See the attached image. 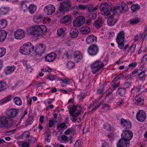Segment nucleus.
<instances>
[{
    "label": "nucleus",
    "mask_w": 147,
    "mask_h": 147,
    "mask_svg": "<svg viewBox=\"0 0 147 147\" xmlns=\"http://www.w3.org/2000/svg\"><path fill=\"white\" fill-rule=\"evenodd\" d=\"M106 98L107 99V102L108 103H111V101L113 100V94L106 95Z\"/></svg>",
    "instance_id": "obj_49"
},
{
    "label": "nucleus",
    "mask_w": 147,
    "mask_h": 147,
    "mask_svg": "<svg viewBox=\"0 0 147 147\" xmlns=\"http://www.w3.org/2000/svg\"><path fill=\"white\" fill-rule=\"evenodd\" d=\"M136 47L135 44H133L130 47L128 53H129L130 56H132L135 53Z\"/></svg>",
    "instance_id": "obj_32"
},
{
    "label": "nucleus",
    "mask_w": 147,
    "mask_h": 147,
    "mask_svg": "<svg viewBox=\"0 0 147 147\" xmlns=\"http://www.w3.org/2000/svg\"><path fill=\"white\" fill-rule=\"evenodd\" d=\"M118 45V47L120 49H122L124 47V41H117Z\"/></svg>",
    "instance_id": "obj_54"
},
{
    "label": "nucleus",
    "mask_w": 147,
    "mask_h": 147,
    "mask_svg": "<svg viewBox=\"0 0 147 147\" xmlns=\"http://www.w3.org/2000/svg\"><path fill=\"white\" fill-rule=\"evenodd\" d=\"M137 65V63L136 62L131 63H130L127 66H126L125 70L127 71L130 68L133 69L136 67Z\"/></svg>",
    "instance_id": "obj_33"
},
{
    "label": "nucleus",
    "mask_w": 147,
    "mask_h": 147,
    "mask_svg": "<svg viewBox=\"0 0 147 147\" xmlns=\"http://www.w3.org/2000/svg\"><path fill=\"white\" fill-rule=\"evenodd\" d=\"M36 7L33 4L30 5L28 7V9L29 10V12L31 14L34 13L35 11H36Z\"/></svg>",
    "instance_id": "obj_35"
},
{
    "label": "nucleus",
    "mask_w": 147,
    "mask_h": 147,
    "mask_svg": "<svg viewBox=\"0 0 147 147\" xmlns=\"http://www.w3.org/2000/svg\"><path fill=\"white\" fill-rule=\"evenodd\" d=\"M140 6L137 3L133 4L131 6V10L133 11H136L140 9Z\"/></svg>",
    "instance_id": "obj_42"
},
{
    "label": "nucleus",
    "mask_w": 147,
    "mask_h": 147,
    "mask_svg": "<svg viewBox=\"0 0 147 147\" xmlns=\"http://www.w3.org/2000/svg\"><path fill=\"white\" fill-rule=\"evenodd\" d=\"M104 128L107 130H111L112 127L108 123H105L104 124Z\"/></svg>",
    "instance_id": "obj_55"
},
{
    "label": "nucleus",
    "mask_w": 147,
    "mask_h": 147,
    "mask_svg": "<svg viewBox=\"0 0 147 147\" xmlns=\"http://www.w3.org/2000/svg\"><path fill=\"white\" fill-rule=\"evenodd\" d=\"M15 69V67L14 66H9L7 68V69L5 71V74L9 75L12 73Z\"/></svg>",
    "instance_id": "obj_41"
},
{
    "label": "nucleus",
    "mask_w": 147,
    "mask_h": 147,
    "mask_svg": "<svg viewBox=\"0 0 147 147\" xmlns=\"http://www.w3.org/2000/svg\"><path fill=\"white\" fill-rule=\"evenodd\" d=\"M16 131V129H14L12 130H10L8 131L7 132L6 134V135L7 136H9L13 134H14Z\"/></svg>",
    "instance_id": "obj_64"
},
{
    "label": "nucleus",
    "mask_w": 147,
    "mask_h": 147,
    "mask_svg": "<svg viewBox=\"0 0 147 147\" xmlns=\"http://www.w3.org/2000/svg\"><path fill=\"white\" fill-rule=\"evenodd\" d=\"M46 31V26L43 25L37 26L33 28L30 34L36 37L45 35Z\"/></svg>",
    "instance_id": "obj_1"
},
{
    "label": "nucleus",
    "mask_w": 147,
    "mask_h": 147,
    "mask_svg": "<svg viewBox=\"0 0 147 147\" xmlns=\"http://www.w3.org/2000/svg\"><path fill=\"white\" fill-rule=\"evenodd\" d=\"M46 134V137L45 139L48 142H50V138H51V134L49 130H47L45 132Z\"/></svg>",
    "instance_id": "obj_34"
},
{
    "label": "nucleus",
    "mask_w": 147,
    "mask_h": 147,
    "mask_svg": "<svg viewBox=\"0 0 147 147\" xmlns=\"http://www.w3.org/2000/svg\"><path fill=\"white\" fill-rule=\"evenodd\" d=\"M125 34V33L123 30L119 32L116 38V41H124Z\"/></svg>",
    "instance_id": "obj_24"
},
{
    "label": "nucleus",
    "mask_w": 147,
    "mask_h": 147,
    "mask_svg": "<svg viewBox=\"0 0 147 147\" xmlns=\"http://www.w3.org/2000/svg\"><path fill=\"white\" fill-rule=\"evenodd\" d=\"M103 19L101 18H98L95 21L94 23V26L96 28L101 27L103 24Z\"/></svg>",
    "instance_id": "obj_22"
},
{
    "label": "nucleus",
    "mask_w": 147,
    "mask_h": 147,
    "mask_svg": "<svg viewBox=\"0 0 147 147\" xmlns=\"http://www.w3.org/2000/svg\"><path fill=\"white\" fill-rule=\"evenodd\" d=\"M22 136L23 138L26 139L30 137V133L28 131H25L23 133Z\"/></svg>",
    "instance_id": "obj_47"
},
{
    "label": "nucleus",
    "mask_w": 147,
    "mask_h": 147,
    "mask_svg": "<svg viewBox=\"0 0 147 147\" xmlns=\"http://www.w3.org/2000/svg\"><path fill=\"white\" fill-rule=\"evenodd\" d=\"M140 21V20L137 18H135L131 19L129 20L127 22L131 25H134L138 23Z\"/></svg>",
    "instance_id": "obj_37"
},
{
    "label": "nucleus",
    "mask_w": 147,
    "mask_h": 147,
    "mask_svg": "<svg viewBox=\"0 0 147 147\" xmlns=\"http://www.w3.org/2000/svg\"><path fill=\"white\" fill-rule=\"evenodd\" d=\"M34 120L33 117H29L27 120V124L25 125L26 127L29 125L31 124L33 122Z\"/></svg>",
    "instance_id": "obj_50"
},
{
    "label": "nucleus",
    "mask_w": 147,
    "mask_h": 147,
    "mask_svg": "<svg viewBox=\"0 0 147 147\" xmlns=\"http://www.w3.org/2000/svg\"><path fill=\"white\" fill-rule=\"evenodd\" d=\"M99 51L98 46L96 45H92L88 48V52L91 56H94L98 53Z\"/></svg>",
    "instance_id": "obj_7"
},
{
    "label": "nucleus",
    "mask_w": 147,
    "mask_h": 147,
    "mask_svg": "<svg viewBox=\"0 0 147 147\" xmlns=\"http://www.w3.org/2000/svg\"><path fill=\"white\" fill-rule=\"evenodd\" d=\"M135 103L137 105H142L144 102V98L142 96H136L135 98Z\"/></svg>",
    "instance_id": "obj_23"
},
{
    "label": "nucleus",
    "mask_w": 147,
    "mask_h": 147,
    "mask_svg": "<svg viewBox=\"0 0 147 147\" xmlns=\"http://www.w3.org/2000/svg\"><path fill=\"white\" fill-rule=\"evenodd\" d=\"M146 51V49L145 47H142L139 50L138 54H140L142 52H145Z\"/></svg>",
    "instance_id": "obj_59"
},
{
    "label": "nucleus",
    "mask_w": 147,
    "mask_h": 147,
    "mask_svg": "<svg viewBox=\"0 0 147 147\" xmlns=\"http://www.w3.org/2000/svg\"><path fill=\"white\" fill-rule=\"evenodd\" d=\"M141 88V86L140 85L136 87H134L131 90V93L133 94H135L136 95L141 94L142 92Z\"/></svg>",
    "instance_id": "obj_21"
},
{
    "label": "nucleus",
    "mask_w": 147,
    "mask_h": 147,
    "mask_svg": "<svg viewBox=\"0 0 147 147\" xmlns=\"http://www.w3.org/2000/svg\"><path fill=\"white\" fill-rule=\"evenodd\" d=\"M125 90L123 88H119L117 90V93L121 96H123L125 93Z\"/></svg>",
    "instance_id": "obj_40"
},
{
    "label": "nucleus",
    "mask_w": 147,
    "mask_h": 147,
    "mask_svg": "<svg viewBox=\"0 0 147 147\" xmlns=\"http://www.w3.org/2000/svg\"><path fill=\"white\" fill-rule=\"evenodd\" d=\"M136 118L137 120L140 122L145 121L146 117L145 112L142 110L138 111L136 114Z\"/></svg>",
    "instance_id": "obj_11"
},
{
    "label": "nucleus",
    "mask_w": 147,
    "mask_h": 147,
    "mask_svg": "<svg viewBox=\"0 0 147 147\" xmlns=\"http://www.w3.org/2000/svg\"><path fill=\"white\" fill-rule=\"evenodd\" d=\"M81 13L79 12V10H74L73 11V15L75 17H76L78 15H81Z\"/></svg>",
    "instance_id": "obj_63"
},
{
    "label": "nucleus",
    "mask_w": 147,
    "mask_h": 147,
    "mask_svg": "<svg viewBox=\"0 0 147 147\" xmlns=\"http://www.w3.org/2000/svg\"><path fill=\"white\" fill-rule=\"evenodd\" d=\"M97 41V37L93 35L88 36L86 40V42L87 44H91Z\"/></svg>",
    "instance_id": "obj_20"
},
{
    "label": "nucleus",
    "mask_w": 147,
    "mask_h": 147,
    "mask_svg": "<svg viewBox=\"0 0 147 147\" xmlns=\"http://www.w3.org/2000/svg\"><path fill=\"white\" fill-rule=\"evenodd\" d=\"M104 66V64L100 60L95 61L91 65V67L92 73L94 74H95L101 68H103Z\"/></svg>",
    "instance_id": "obj_4"
},
{
    "label": "nucleus",
    "mask_w": 147,
    "mask_h": 147,
    "mask_svg": "<svg viewBox=\"0 0 147 147\" xmlns=\"http://www.w3.org/2000/svg\"><path fill=\"white\" fill-rule=\"evenodd\" d=\"M74 131L73 129L69 128L65 132V134L67 135H69L70 133L73 132Z\"/></svg>",
    "instance_id": "obj_60"
},
{
    "label": "nucleus",
    "mask_w": 147,
    "mask_h": 147,
    "mask_svg": "<svg viewBox=\"0 0 147 147\" xmlns=\"http://www.w3.org/2000/svg\"><path fill=\"white\" fill-rule=\"evenodd\" d=\"M90 31V28L88 26L83 27V34H88Z\"/></svg>",
    "instance_id": "obj_48"
},
{
    "label": "nucleus",
    "mask_w": 147,
    "mask_h": 147,
    "mask_svg": "<svg viewBox=\"0 0 147 147\" xmlns=\"http://www.w3.org/2000/svg\"><path fill=\"white\" fill-rule=\"evenodd\" d=\"M118 7H117V8H114L112 10L111 7L109 6L107 3H102L101 5L100 9L102 15L108 16L111 15L112 14L113 15L114 11H117Z\"/></svg>",
    "instance_id": "obj_2"
},
{
    "label": "nucleus",
    "mask_w": 147,
    "mask_h": 147,
    "mask_svg": "<svg viewBox=\"0 0 147 147\" xmlns=\"http://www.w3.org/2000/svg\"><path fill=\"white\" fill-rule=\"evenodd\" d=\"M121 12L122 13H124L127 12L128 9L127 5L124 3H122L120 7Z\"/></svg>",
    "instance_id": "obj_28"
},
{
    "label": "nucleus",
    "mask_w": 147,
    "mask_h": 147,
    "mask_svg": "<svg viewBox=\"0 0 147 147\" xmlns=\"http://www.w3.org/2000/svg\"><path fill=\"white\" fill-rule=\"evenodd\" d=\"M117 11H114V14H111L108 18L107 23L109 26H114L117 22V20L116 17L118 16L117 14H116V13Z\"/></svg>",
    "instance_id": "obj_9"
},
{
    "label": "nucleus",
    "mask_w": 147,
    "mask_h": 147,
    "mask_svg": "<svg viewBox=\"0 0 147 147\" xmlns=\"http://www.w3.org/2000/svg\"><path fill=\"white\" fill-rule=\"evenodd\" d=\"M65 123H61L57 126V128L58 129H62L65 127Z\"/></svg>",
    "instance_id": "obj_58"
},
{
    "label": "nucleus",
    "mask_w": 147,
    "mask_h": 147,
    "mask_svg": "<svg viewBox=\"0 0 147 147\" xmlns=\"http://www.w3.org/2000/svg\"><path fill=\"white\" fill-rule=\"evenodd\" d=\"M18 112V110L13 108L7 111L6 113L9 117L13 118L15 117L17 115Z\"/></svg>",
    "instance_id": "obj_16"
},
{
    "label": "nucleus",
    "mask_w": 147,
    "mask_h": 147,
    "mask_svg": "<svg viewBox=\"0 0 147 147\" xmlns=\"http://www.w3.org/2000/svg\"><path fill=\"white\" fill-rule=\"evenodd\" d=\"M138 77L141 80H143L146 76L145 71H142L138 74Z\"/></svg>",
    "instance_id": "obj_51"
},
{
    "label": "nucleus",
    "mask_w": 147,
    "mask_h": 147,
    "mask_svg": "<svg viewBox=\"0 0 147 147\" xmlns=\"http://www.w3.org/2000/svg\"><path fill=\"white\" fill-rule=\"evenodd\" d=\"M87 9V10L88 12L90 13H91L92 12H93L94 11H95L97 10V8L96 7H95L94 8H89L87 7L86 6H83V9Z\"/></svg>",
    "instance_id": "obj_46"
},
{
    "label": "nucleus",
    "mask_w": 147,
    "mask_h": 147,
    "mask_svg": "<svg viewBox=\"0 0 147 147\" xmlns=\"http://www.w3.org/2000/svg\"><path fill=\"white\" fill-rule=\"evenodd\" d=\"M65 28H61L59 29L57 31V35L58 36L62 37H63L65 35Z\"/></svg>",
    "instance_id": "obj_38"
},
{
    "label": "nucleus",
    "mask_w": 147,
    "mask_h": 147,
    "mask_svg": "<svg viewBox=\"0 0 147 147\" xmlns=\"http://www.w3.org/2000/svg\"><path fill=\"white\" fill-rule=\"evenodd\" d=\"M11 99V96L9 95L6 97L5 98L3 99L0 102V103L2 104L3 103H5L6 102L10 100Z\"/></svg>",
    "instance_id": "obj_44"
},
{
    "label": "nucleus",
    "mask_w": 147,
    "mask_h": 147,
    "mask_svg": "<svg viewBox=\"0 0 147 147\" xmlns=\"http://www.w3.org/2000/svg\"><path fill=\"white\" fill-rule=\"evenodd\" d=\"M120 82H118L116 84H113V85H112V86L111 87V88H112V89L113 90V91L116 89L119 85Z\"/></svg>",
    "instance_id": "obj_57"
},
{
    "label": "nucleus",
    "mask_w": 147,
    "mask_h": 147,
    "mask_svg": "<svg viewBox=\"0 0 147 147\" xmlns=\"http://www.w3.org/2000/svg\"><path fill=\"white\" fill-rule=\"evenodd\" d=\"M73 23L74 26L75 27H78L82 26L83 24V16H78L74 20Z\"/></svg>",
    "instance_id": "obj_12"
},
{
    "label": "nucleus",
    "mask_w": 147,
    "mask_h": 147,
    "mask_svg": "<svg viewBox=\"0 0 147 147\" xmlns=\"http://www.w3.org/2000/svg\"><path fill=\"white\" fill-rule=\"evenodd\" d=\"M14 36L17 39H22L24 37V32L22 29L18 30L15 33Z\"/></svg>",
    "instance_id": "obj_19"
},
{
    "label": "nucleus",
    "mask_w": 147,
    "mask_h": 147,
    "mask_svg": "<svg viewBox=\"0 0 147 147\" xmlns=\"http://www.w3.org/2000/svg\"><path fill=\"white\" fill-rule=\"evenodd\" d=\"M113 90L112 89V88L111 87L108 88V89L106 91V95H109L110 94H113L112 93Z\"/></svg>",
    "instance_id": "obj_56"
},
{
    "label": "nucleus",
    "mask_w": 147,
    "mask_h": 147,
    "mask_svg": "<svg viewBox=\"0 0 147 147\" xmlns=\"http://www.w3.org/2000/svg\"><path fill=\"white\" fill-rule=\"evenodd\" d=\"M8 8L2 7L0 8V15H6L8 13Z\"/></svg>",
    "instance_id": "obj_36"
},
{
    "label": "nucleus",
    "mask_w": 147,
    "mask_h": 147,
    "mask_svg": "<svg viewBox=\"0 0 147 147\" xmlns=\"http://www.w3.org/2000/svg\"><path fill=\"white\" fill-rule=\"evenodd\" d=\"M14 101L16 104L17 105H20L22 104V101L20 98L16 97L14 98Z\"/></svg>",
    "instance_id": "obj_43"
},
{
    "label": "nucleus",
    "mask_w": 147,
    "mask_h": 147,
    "mask_svg": "<svg viewBox=\"0 0 147 147\" xmlns=\"http://www.w3.org/2000/svg\"><path fill=\"white\" fill-rule=\"evenodd\" d=\"M144 36V35L143 34H140L139 35H137L134 38V39L135 41L138 40H141Z\"/></svg>",
    "instance_id": "obj_45"
},
{
    "label": "nucleus",
    "mask_w": 147,
    "mask_h": 147,
    "mask_svg": "<svg viewBox=\"0 0 147 147\" xmlns=\"http://www.w3.org/2000/svg\"><path fill=\"white\" fill-rule=\"evenodd\" d=\"M7 88V84L5 81L2 80L0 82V92L4 91Z\"/></svg>",
    "instance_id": "obj_31"
},
{
    "label": "nucleus",
    "mask_w": 147,
    "mask_h": 147,
    "mask_svg": "<svg viewBox=\"0 0 147 147\" xmlns=\"http://www.w3.org/2000/svg\"><path fill=\"white\" fill-rule=\"evenodd\" d=\"M7 22L4 19L0 21V29L3 28L7 26Z\"/></svg>",
    "instance_id": "obj_39"
},
{
    "label": "nucleus",
    "mask_w": 147,
    "mask_h": 147,
    "mask_svg": "<svg viewBox=\"0 0 147 147\" xmlns=\"http://www.w3.org/2000/svg\"><path fill=\"white\" fill-rule=\"evenodd\" d=\"M70 36L72 38H75L77 37L78 34V32L76 28L71 29L69 33Z\"/></svg>",
    "instance_id": "obj_27"
},
{
    "label": "nucleus",
    "mask_w": 147,
    "mask_h": 147,
    "mask_svg": "<svg viewBox=\"0 0 147 147\" xmlns=\"http://www.w3.org/2000/svg\"><path fill=\"white\" fill-rule=\"evenodd\" d=\"M74 59L77 62H78L81 60L82 58V55L80 51H78L75 52L74 55Z\"/></svg>",
    "instance_id": "obj_25"
},
{
    "label": "nucleus",
    "mask_w": 147,
    "mask_h": 147,
    "mask_svg": "<svg viewBox=\"0 0 147 147\" xmlns=\"http://www.w3.org/2000/svg\"><path fill=\"white\" fill-rule=\"evenodd\" d=\"M120 123L121 126L125 129H129L131 127V122L127 119H121L120 121Z\"/></svg>",
    "instance_id": "obj_14"
},
{
    "label": "nucleus",
    "mask_w": 147,
    "mask_h": 147,
    "mask_svg": "<svg viewBox=\"0 0 147 147\" xmlns=\"http://www.w3.org/2000/svg\"><path fill=\"white\" fill-rule=\"evenodd\" d=\"M46 47L45 45L40 44L36 46L34 50V53L36 55H41L45 51Z\"/></svg>",
    "instance_id": "obj_10"
},
{
    "label": "nucleus",
    "mask_w": 147,
    "mask_h": 147,
    "mask_svg": "<svg viewBox=\"0 0 147 147\" xmlns=\"http://www.w3.org/2000/svg\"><path fill=\"white\" fill-rule=\"evenodd\" d=\"M34 46L31 42H28L24 44L20 48V52L22 54L28 55L30 54L33 50Z\"/></svg>",
    "instance_id": "obj_3"
},
{
    "label": "nucleus",
    "mask_w": 147,
    "mask_h": 147,
    "mask_svg": "<svg viewBox=\"0 0 147 147\" xmlns=\"http://www.w3.org/2000/svg\"><path fill=\"white\" fill-rule=\"evenodd\" d=\"M4 117L5 118L4 120L3 119V121H1V123L3 125V127H7V126H10L13 124V120L10 119L9 118H7L5 117H1V118Z\"/></svg>",
    "instance_id": "obj_13"
},
{
    "label": "nucleus",
    "mask_w": 147,
    "mask_h": 147,
    "mask_svg": "<svg viewBox=\"0 0 147 147\" xmlns=\"http://www.w3.org/2000/svg\"><path fill=\"white\" fill-rule=\"evenodd\" d=\"M133 136L132 132L131 130H125L121 134L122 138L129 142L132 138Z\"/></svg>",
    "instance_id": "obj_8"
},
{
    "label": "nucleus",
    "mask_w": 147,
    "mask_h": 147,
    "mask_svg": "<svg viewBox=\"0 0 147 147\" xmlns=\"http://www.w3.org/2000/svg\"><path fill=\"white\" fill-rule=\"evenodd\" d=\"M80 106H76L74 105H73L71 107H69V113L70 114V116H72L73 117L72 121L75 122L76 120V118L77 116H78L80 114V112H78L76 113L75 114L74 113L78 109L77 108L80 107Z\"/></svg>",
    "instance_id": "obj_6"
},
{
    "label": "nucleus",
    "mask_w": 147,
    "mask_h": 147,
    "mask_svg": "<svg viewBox=\"0 0 147 147\" xmlns=\"http://www.w3.org/2000/svg\"><path fill=\"white\" fill-rule=\"evenodd\" d=\"M67 66L68 69H71L74 67L75 64L74 63L71 61H69L67 63Z\"/></svg>",
    "instance_id": "obj_52"
},
{
    "label": "nucleus",
    "mask_w": 147,
    "mask_h": 147,
    "mask_svg": "<svg viewBox=\"0 0 147 147\" xmlns=\"http://www.w3.org/2000/svg\"><path fill=\"white\" fill-rule=\"evenodd\" d=\"M81 144V141L80 140H77L76 142L74 147H79Z\"/></svg>",
    "instance_id": "obj_62"
},
{
    "label": "nucleus",
    "mask_w": 147,
    "mask_h": 147,
    "mask_svg": "<svg viewBox=\"0 0 147 147\" xmlns=\"http://www.w3.org/2000/svg\"><path fill=\"white\" fill-rule=\"evenodd\" d=\"M6 52V49L4 47L0 48V57L5 55Z\"/></svg>",
    "instance_id": "obj_53"
},
{
    "label": "nucleus",
    "mask_w": 147,
    "mask_h": 147,
    "mask_svg": "<svg viewBox=\"0 0 147 147\" xmlns=\"http://www.w3.org/2000/svg\"><path fill=\"white\" fill-rule=\"evenodd\" d=\"M7 33L4 30H0V42L4 41L7 37Z\"/></svg>",
    "instance_id": "obj_30"
},
{
    "label": "nucleus",
    "mask_w": 147,
    "mask_h": 147,
    "mask_svg": "<svg viewBox=\"0 0 147 147\" xmlns=\"http://www.w3.org/2000/svg\"><path fill=\"white\" fill-rule=\"evenodd\" d=\"M44 17L41 15L39 16L36 15L33 18V20L35 22L39 23L44 20Z\"/></svg>",
    "instance_id": "obj_29"
},
{
    "label": "nucleus",
    "mask_w": 147,
    "mask_h": 147,
    "mask_svg": "<svg viewBox=\"0 0 147 147\" xmlns=\"http://www.w3.org/2000/svg\"><path fill=\"white\" fill-rule=\"evenodd\" d=\"M44 10L48 15H50L55 12V8L53 5H49L45 7Z\"/></svg>",
    "instance_id": "obj_18"
},
{
    "label": "nucleus",
    "mask_w": 147,
    "mask_h": 147,
    "mask_svg": "<svg viewBox=\"0 0 147 147\" xmlns=\"http://www.w3.org/2000/svg\"><path fill=\"white\" fill-rule=\"evenodd\" d=\"M57 54L53 52H52L47 55L45 57V60L48 62H51L54 61L56 58Z\"/></svg>",
    "instance_id": "obj_15"
},
{
    "label": "nucleus",
    "mask_w": 147,
    "mask_h": 147,
    "mask_svg": "<svg viewBox=\"0 0 147 147\" xmlns=\"http://www.w3.org/2000/svg\"><path fill=\"white\" fill-rule=\"evenodd\" d=\"M72 17L70 15H68L65 16L64 18L61 19V22L64 24H65L69 22L71 19Z\"/></svg>",
    "instance_id": "obj_26"
},
{
    "label": "nucleus",
    "mask_w": 147,
    "mask_h": 147,
    "mask_svg": "<svg viewBox=\"0 0 147 147\" xmlns=\"http://www.w3.org/2000/svg\"><path fill=\"white\" fill-rule=\"evenodd\" d=\"M46 78L49 79L51 81H53L56 79L55 78V76L53 75H47V78Z\"/></svg>",
    "instance_id": "obj_61"
},
{
    "label": "nucleus",
    "mask_w": 147,
    "mask_h": 147,
    "mask_svg": "<svg viewBox=\"0 0 147 147\" xmlns=\"http://www.w3.org/2000/svg\"><path fill=\"white\" fill-rule=\"evenodd\" d=\"M117 147H129V143L128 142L121 138L117 143Z\"/></svg>",
    "instance_id": "obj_17"
},
{
    "label": "nucleus",
    "mask_w": 147,
    "mask_h": 147,
    "mask_svg": "<svg viewBox=\"0 0 147 147\" xmlns=\"http://www.w3.org/2000/svg\"><path fill=\"white\" fill-rule=\"evenodd\" d=\"M71 6V2L67 0L60 4L59 7L60 14L64 15L65 12L68 11Z\"/></svg>",
    "instance_id": "obj_5"
}]
</instances>
